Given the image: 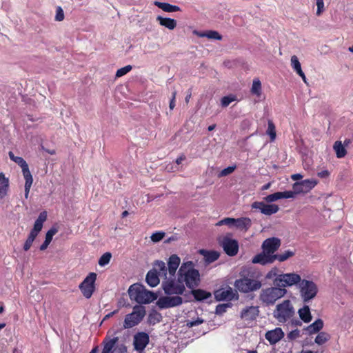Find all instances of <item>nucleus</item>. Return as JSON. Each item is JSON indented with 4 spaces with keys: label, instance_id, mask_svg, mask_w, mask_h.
Masks as SVG:
<instances>
[{
    "label": "nucleus",
    "instance_id": "f257e3e1",
    "mask_svg": "<svg viewBox=\"0 0 353 353\" xmlns=\"http://www.w3.org/2000/svg\"><path fill=\"white\" fill-rule=\"evenodd\" d=\"M261 272L252 266L243 267L239 272V279L234 283L236 288L244 293H248L259 290L262 285Z\"/></svg>",
    "mask_w": 353,
    "mask_h": 353
},
{
    "label": "nucleus",
    "instance_id": "f03ea898",
    "mask_svg": "<svg viewBox=\"0 0 353 353\" xmlns=\"http://www.w3.org/2000/svg\"><path fill=\"white\" fill-rule=\"evenodd\" d=\"M178 275L179 281L190 289L196 288L199 285L201 279L199 270L194 268L192 261L183 263L179 268Z\"/></svg>",
    "mask_w": 353,
    "mask_h": 353
},
{
    "label": "nucleus",
    "instance_id": "7ed1b4c3",
    "mask_svg": "<svg viewBox=\"0 0 353 353\" xmlns=\"http://www.w3.org/2000/svg\"><path fill=\"white\" fill-rule=\"evenodd\" d=\"M128 294L131 299H134L139 304H148L157 299V295L155 293L136 284L130 287Z\"/></svg>",
    "mask_w": 353,
    "mask_h": 353
},
{
    "label": "nucleus",
    "instance_id": "20e7f679",
    "mask_svg": "<svg viewBox=\"0 0 353 353\" xmlns=\"http://www.w3.org/2000/svg\"><path fill=\"white\" fill-rule=\"evenodd\" d=\"M8 155L12 161H13L21 168L22 173L25 179L24 196L26 199H28L31 186L33 183L32 175L29 170L28 165L22 157L15 156L12 151L8 152Z\"/></svg>",
    "mask_w": 353,
    "mask_h": 353
},
{
    "label": "nucleus",
    "instance_id": "39448f33",
    "mask_svg": "<svg viewBox=\"0 0 353 353\" xmlns=\"http://www.w3.org/2000/svg\"><path fill=\"white\" fill-rule=\"evenodd\" d=\"M166 275L167 267L165 263L162 261H156L153 269L147 273L145 281L148 285L154 288L159 283V276L166 279Z\"/></svg>",
    "mask_w": 353,
    "mask_h": 353
},
{
    "label": "nucleus",
    "instance_id": "423d86ee",
    "mask_svg": "<svg viewBox=\"0 0 353 353\" xmlns=\"http://www.w3.org/2000/svg\"><path fill=\"white\" fill-rule=\"evenodd\" d=\"M294 308L290 300H284L281 303L276 305L274 310V317L280 323H285L294 315Z\"/></svg>",
    "mask_w": 353,
    "mask_h": 353
},
{
    "label": "nucleus",
    "instance_id": "0eeeda50",
    "mask_svg": "<svg viewBox=\"0 0 353 353\" xmlns=\"http://www.w3.org/2000/svg\"><path fill=\"white\" fill-rule=\"evenodd\" d=\"M300 296L304 303L315 298L319 289L317 285L312 281L302 279L298 285Z\"/></svg>",
    "mask_w": 353,
    "mask_h": 353
},
{
    "label": "nucleus",
    "instance_id": "6e6552de",
    "mask_svg": "<svg viewBox=\"0 0 353 353\" xmlns=\"http://www.w3.org/2000/svg\"><path fill=\"white\" fill-rule=\"evenodd\" d=\"M47 219V212L43 211L41 212L37 220L34 222V227L31 230L24 245L23 250L24 251H28L30 249L32 243L34 242L36 237L38 236L39 232L42 230L43 224Z\"/></svg>",
    "mask_w": 353,
    "mask_h": 353
},
{
    "label": "nucleus",
    "instance_id": "1a4fd4ad",
    "mask_svg": "<svg viewBox=\"0 0 353 353\" xmlns=\"http://www.w3.org/2000/svg\"><path fill=\"white\" fill-rule=\"evenodd\" d=\"M145 315V309L142 305H135L130 314L125 316L123 327L125 329L132 328L137 325L144 318Z\"/></svg>",
    "mask_w": 353,
    "mask_h": 353
},
{
    "label": "nucleus",
    "instance_id": "9d476101",
    "mask_svg": "<svg viewBox=\"0 0 353 353\" xmlns=\"http://www.w3.org/2000/svg\"><path fill=\"white\" fill-rule=\"evenodd\" d=\"M165 281H163L162 283V288L164 290L165 294L167 295H173L176 294V296L182 295L185 290V288L184 284L179 281V276H178V279L176 281L174 279H165Z\"/></svg>",
    "mask_w": 353,
    "mask_h": 353
},
{
    "label": "nucleus",
    "instance_id": "9b49d317",
    "mask_svg": "<svg viewBox=\"0 0 353 353\" xmlns=\"http://www.w3.org/2000/svg\"><path fill=\"white\" fill-rule=\"evenodd\" d=\"M301 276L296 273L281 274L273 280V284L275 286L283 287L298 285L301 281Z\"/></svg>",
    "mask_w": 353,
    "mask_h": 353
},
{
    "label": "nucleus",
    "instance_id": "f8f14e48",
    "mask_svg": "<svg viewBox=\"0 0 353 353\" xmlns=\"http://www.w3.org/2000/svg\"><path fill=\"white\" fill-rule=\"evenodd\" d=\"M97 276V275L95 272H90L79 285L82 294L86 299H90L96 290L95 282Z\"/></svg>",
    "mask_w": 353,
    "mask_h": 353
},
{
    "label": "nucleus",
    "instance_id": "ddd939ff",
    "mask_svg": "<svg viewBox=\"0 0 353 353\" xmlns=\"http://www.w3.org/2000/svg\"><path fill=\"white\" fill-rule=\"evenodd\" d=\"M316 184L317 181L314 179H305L300 182L294 183L292 185L293 190L291 191V192L293 193L292 198H294L298 194L310 192Z\"/></svg>",
    "mask_w": 353,
    "mask_h": 353
},
{
    "label": "nucleus",
    "instance_id": "4468645a",
    "mask_svg": "<svg viewBox=\"0 0 353 353\" xmlns=\"http://www.w3.org/2000/svg\"><path fill=\"white\" fill-rule=\"evenodd\" d=\"M183 303V299L180 296L170 295L160 297L156 304L161 310L179 306Z\"/></svg>",
    "mask_w": 353,
    "mask_h": 353
},
{
    "label": "nucleus",
    "instance_id": "2eb2a0df",
    "mask_svg": "<svg viewBox=\"0 0 353 353\" xmlns=\"http://www.w3.org/2000/svg\"><path fill=\"white\" fill-rule=\"evenodd\" d=\"M287 290L283 287L275 286L266 288V303L273 304L276 301L284 296Z\"/></svg>",
    "mask_w": 353,
    "mask_h": 353
},
{
    "label": "nucleus",
    "instance_id": "dca6fc26",
    "mask_svg": "<svg viewBox=\"0 0 353 353\" xmlns=\"http://www.w3.org/2000/svg\"><path fill=\"white\" fill-rule=\"evenodd\" d=\"M221 245L224 252L230 256H235L239 252V243L235 239H232L228 236H224L221 241Z\"/></svg>",
    "mask_w": 353,
    "mask_h": 353
},
{
    "label": "nucleus",
    "instance_id": "f3484780",
    "mask_svg": "<svg viewBox=\"0 0 353 353\" xmlns=\"http://www.w3.org/2000/svg\"><path fill=\"white\" fill-rule=\"evenodd\" d=\"M150 338L147 333L141 332H138L134 336V350L142 352L149 343Z\"/></svg>",
    "mask_w": 353,
    "mask_h": 353
},
{
    "label": "nucleus",
    "instance_id": "a211bd4d",
    "mask_svg": "<svg viewBox=\"0 0 353 353\" xmlns=\"http://www.w3.org/2000/svg\"><path fill=\"white\" fill-rule=\"evenodd\" d=\"M215 299L219 301H232L235 294L233 292V290L228 287V288H221L217 290L214 293Z\"/></svg>",
    "mask_w": 353,
    "mask_h": 353
},
{
    "label": "nucleus",
    "instance_id": "6ab92c4d",
    "mask_svg": "<svg viewBox=\"0 0 353 353\" xmlns=\"http://www.w3.org/2000/svg\"><path fill=\"white\" fill-rule=\"evenodd\" d=\"M324 323L321 319H316L314 323L305 327L303 331L307 335H312L319 333L323 327Z\"/></svg>",
    "mask_w": 353,
    "mask_h": 353
},
{
    "label": "nucleus",
    "instance_id": "aec40b11",
    "mask_svg": "<svg viewBox=\"0 0 353 353\" xmlns=\"http://www.w3.org/2000/svg\"><path fill=\"white\" fill-rule=\"evenodd\" d=\"M284 336V332L280 327L266 332V340L271 344H275Z\"/></svg>",
    "mask_w": 353,
    "mask_h": 353
},
{
    "label": "nucleus",
    "instance_id": "412c9836",
    "mask_svg": "<svg viewBox=\"0 0 353 353\" xmlns=\"http://www.w3.org/2000/svg\"><path fill=\"white\" fill-rule=\"evenodd\" d=\"M181 259L176 255L173 254L169 258L168 268H167V272L168 271L169 274L171 277L174 276L176 271L179 266Z\"/></svg>",
    "mask_w": 353,
    "mask_h": 353
},
{
    "label": "nucleus",
    "instance_id": "4be33fe9",
    "mask_svg": "<svg viewBox=\"0 0 353 353\" xmlns=\"http://www.w3.org/2000/svg\"><path fill=\"white\" fill-rule=\"evenodd\" d=\"M252 225L250 219L248 217L234 218L233 227L241 230L247 231Z\"/></svg>",
    "mask_w": 353,
    "mask_h": 353
},
{
    "label": "nucleus",
    "instance_id": "5701e85b",
    "mask_svg": "<svg viewBox=\"0 0 353 353\" xmlns=\"http://www.w3.org/2000/svg\"><path fill=\"white\" fill-rule=\"evenodd\" d=\"M291 191L276 192L266 196V203H272L281 199H290L292 197Z\"/></svg>",
    "mask_w": 353,
    "mask_h": 353
},
{
    "label": "nucleus",
    "instance_id": "b1692460",
    "mask_svg": "<svg viewBox=\"0 0 353 353\" xmlns=\"http://www.w3.org/2000/svg\"><path fill=\"white\" fill-rule=\"evenodd\" d=\"M9 190V179L3 172H0V199H3Z\"/></svg>",
    "mask_w": 353,
    "mask_h": 353
},
{
    "label": "nucleus",
    "instance_id": "393cba45",
    "mask_svg": "<svg viewBox=\"0 0 353 353\" xmlns=\"http://www.w3.org/2000/svg\"><path fill=\"white\" fill-rule=\"evenodd\" d=\"M281 244V240L277 237L266 239V248H268V252H275L280 248Z\"/></svg>",
    "mask_w": 353,
    "mask_h": 353
},
{
    "label": "nucleus",
    "instance_id": "a878e982",
    "mask_svg": "<svg viewBox=\"0 0 353 353\" xmlns=\"http://www.w3.org/2000/svg\"><path fill=\"white\" fill-rule=\"evenodd\" d=\"M157 21L162 26L167 28L169 30H174L176 27V21L171 18H165L161 16L157 17Z\"/></svg>",
    "mask_w": 353,
    "mask_h": 353
},
{
    "label": "nucleus",
    "instance_id": "bb28decb",
    "mask_svg": "<svg viewBox=\"0 0 353 353\" xmlns=\"http://www.w3.org/2000/svg\"><path fill=\"white\" fill-rule=\"evenodd\" d=\"M194 34L199 37H207L210 39L221 40L222 36L215 30H208L206 32L194 31Z\"/></svg>",
    "mask_w": 353,
    "mask_h": 353
},
{
    "label": "nucleus",
    "instance_id": "cd10ccee",
    "mask_svg": "<svg viewBox=\"0 0 353 353\" xmlns=\"http://www.w3.org/2000/svg\"><path fill=\"white\" fill-rule=\"evenodd\" d=\"M192 294L193 295L195 300L198 301H201L208 299L212 296L210 292H208L201 289L196 290L195 288L192 289Z\"/></svg>",
    "mask_w": 353,
    "mask_h": 353
},
{
    "label": "nucleus",
    "instance_id": "c85d7f7f",
    "mask_svg": "<svg viewBox=\"0 0 353 353\" xmlns=\"http://www.w3.org/2000/svg\"><path fill=\"white\" fill-rule=\"evenodd\" d=\"M300 319L305 323H310L312 316L310 312V309L308 305H304L298 311Z\"/></svg>",
    "mask_w": 353,
    "mask_h": 353
},
{
    "label": "nucleus",
    "instance_id": "c756f323",
    "mask_svg": "<svg viewBox=\"0 0 353 353\" xmlns=\"http://www.w3.org/2000/svg\"><path fill=\"white\" fill-rule=\"evenodd\" d=\"M154 5L161 8L164 12H174L181 10L179 6L171 5L168 3L155 1Z\"/></svg>",
    "mask_w": 353,
    "mask_h": 353
},
{
    "label": "nucleus",
    "instance_id": "7c9ffc66",
    "mask_svg": "<svg viewBox=\"0 0 353 353\" xmlns=\"http://www.w3.org/2000/svg\"><path fill=\"white\" fill-rule=\"evenodd\" d=\"M258 308L256 307H250L241 312V317L247 320H253L258 314Z\"/></svg>",
    "mask_w": 353,
    "mask_h": 353
},
{
    "label": "nucleus",
    "instance_id": "2f4dec72",
    "mask_svg": "<svg viewBox=\"0 0 353 353\" xmlns=\"http://www.w3.org/2000/svg\"><path fill=\"white\" fill-rule=\"evenodd\" d=\"M266 136L270 139V142L273 143L275 141L276 138V126L272 121L268 120V128L266 129Z\"/></svg>",
    "mask_w": 353,
    "mask_h": 353
},
{
    "label": "nucleus",
    "instance_id": "473e14b6",
    "mask_svg": "<svg viewBox=\"0 0 353 353\" xmlns=\"http://www.w3.org/2000/svg\"><path fill=\"white\" fill-rule=\"evenodd\" d=\"M333 149L336 152L337 158H343L347 154V150L341 141H336L334 142Z\"/></svg>",
    "mask_w": 353,
    "mask_h": 353
},
{
    "label": "nucleus",
    "instance_id": "72a5a7b5",
    "mask_svg": "<svg viewBox=\"0 0 353 353\" xmlns=\"http://www.w3.org/2000/svg\"><path fill=\"white\" fill-rule=\"evenodd\" d=\"M330 339V335L325 332H319L314 341L318 345H323Z\"/></svg>",
    "mask_w": 353,
    "mask_h": 353
},
{
    "label": "nucleus",
    "instance_id": "f704fd0d",
    "mask_svg": "<svg viewBox=\"0 0 353 353\" xmlns=\"http://www.w3.org/2000/svg\"><path fill=\"white\" fill-rule=\"evenodd\" d=\"M252 94L259 97L261 94V83L259 79L253 80L252 86L250 90Z\"/></svg>",
    "mask_w": 353,
    "mask_h": 353
},
{
    "label": "nucleus",
    "instance_id": "c9c22d12",
    "mask_svg": "<svg viewBox=\"0 0 353 353\" xmlns=\"http://www.w3.org/2000/svg\"><path fill=\"white\" fill-rule=\"evenodd\" d=\"M118 341H119V338L117 336L113 337L112 339H109L108 340L105 338V339L104 341L105 345H104L103 350L109 351V352H113L112 349Z\"/></svg>",
    "mask_w": 353,
    "mask_h": 353
},
{
    "label": "nucleus",
    "instance_id": "e433bc0d",
    "mask_svg": "<svg viewBox=\"0 0 353 353\" xmlns=\"http://www.w3.org/2000/svg\"><path fill=\"white\" fill-rule=\"evenodd\" d=\"M148 320L150 323L155 324L161 321L162 316L159 312L154 310L149 314Z\"/></svg>",
    "mask_w": 353,
    "mask_h": 353
},
{
    "label": "nucleus",
    "instance_id": "4c0bfd02",
    "mask_svg": "<svg viewBox=\"0 0 353 353\" xmlns=\"http://www.w3.org/2000/svg\"><path fill=\"white\" fill-rule=\"evenodd\" d=\"M219 256L220 254L218 252L209 251L207 252V254L205 255V257L208 262L212 263L216 261L219 259Z\"/></svg>",
    "mask_w": 353,
    "mask_h": 353
},
{
    "label": "nucleus",
    "instance_id": "58836bf2",
    "mask_svg": "<svg viewBox=\"0 0 353 353\" xmlns=\"http://www.w3.org/2000/svg\"><path fill=\"white\" fill-rule=\"evenodd\" d=\"M112 254L110 252H105L103 254L99 260V265L100 266H105L110 263Z\"/></svg>",
    "mask_w": 353,
    "mask_h": 353
},
{
    "label": "nucleus",
    "instance_id": "ea45409f",
    "mask_svg": "<svg viewBox=\"0 0 353 353\" xmlns=\"http://www.w3.org/2000/svg\"><path fill=\"white\" fill-rule=\"evenodd\" d=\"M279 206L271 203H266V215L275 214L279 210Z\"/></svg>",
    "mask_w": 353,
    "mask_h": 353
},
{
    "label": "nucleus",
    "instance_id": "a19ab883",
    "mask_svg": "<svg viewBox=\"0 0 353 353\" xmlns=\"http://www.w3.org/2000/svg\"><path fill=\"white\" fill-rule=\"evenodd\" d=\"M165 235V233L164 232H156L151 235L150 239L154 243H157L161 241L164 238Z\"/></svg>",
    "mask_w": 353,
    "mask_h": 353
},
{
    "label": "nucleus",
    "instance_id": "79ce46f5",
    "mask_svg": "<svg viewBox=\"0 0 353 353\" xmlns=\"http://www.w3.org/2000/svg\"><path fill=\"white\" fill-rule=\"evenodd\" d=\"M291 65L295 72L301 70V65L299 61L298 57L296 55H293L291 57Z\"/></svg>",
    "mask_w": 353,
    "mask_h": 353
},
{
    "label": "nucleus",
    "instance_id": "37998d69",
    "mask_svg": "<svg viewBox=\"0 0 353 353\" xmlns=\"http://www.w3.org/2000/svg\"><path fill=\"white\" fill-rule=\"evenodd\" d=\"M233 221H234V218L227 217V218H224L223 219L218 221L216 223V225L221 226V225H228L229 228H232L233 227Z\"/></svg>",
    "mask_w": 353,
    "mask_h": 353
},
{
    "label": "nucleus",
    "instance_id": "c03bdc74",
    "mask_svg": "<svg viewBox=\"0 0 353 353\" xmlns=\"http://www.w3.org/2000/svg\"><path fill=\"white\" fill-rule=\"evenodd\" d=\"M253 263H260L261 265H265V252H261V253L256 254L252 260Z\"/></svg>",
    "mask_w": 353,
    "mask_h": 353
},
{
    "label": "nucleus",
    "instance_id": "a18cd8bd",
    "mask_svg": "<svg viewBox=\"0 0 353 353\" xmlns=\"http://www.w3.org/2000/svg\"><path fill=\"white\" fill-rule=\"evenodd\" d=\"M295 254L294 252L291 250H286L284 253L279 254V261L283 262L288 259L290 257L293 256Z\"/></svg>",
    "mask_w": 353,
    "mask_h": 353
},
{
    "label": "nucleus",
    "instance_id": "49530a36",
    "mask_svg": "<svg viewBox=\"0 0 353 353\" xmlns=\"http://www.w3.org/2000/svg\"><path fill=\"white\" fill-rule=\"evenodd\" d=\"M295 254L294 252L291 250H286L284 253L279 254V261L283 262L288 259L290 257L293 256Z\"/></svg>",
    "mask_w": 353,
    "mask_h": 353
},
{
    "label": "nucleus",
    "instance_id": "de8ad7c7",
    "mask_svg": "<svg viewBox=\"0 0 353 353\" xmlns=\"http://www.w3.org/2000/svg\"><path fill=\"white\" fill-rule=\"evenodd\" d=\"M278 254H274V252H266V264L272 263L276 260L279 261Z\"/></svg>",
    "mask_w": 353,
    "mask_h": 353
},
{
    "label": "nucleus",
    "instance_id": "09e8293b",
    "mask_svg": "<svg viewBox=\"0 0 353 353\" xmlns=\"http://www.w3.org/2000/svg\"><path fill=\"white\" fill-rule=\"evenodd\" d=\"M132 68L130 65H128L123 68L119 69L116 72V77H121L126 74L128 72H129L132 70Z\"/></svg>",
    "mask_w": 353,
    "mask_h": 353
},
{
    "label": "nucleus",
    "instance_id": "8fccbe9b",
    "mask_svg": "<svg viewBox=\"0 0 353 353\" xmlns=\"http://www.w3.org/2000/svg\"><path fill=\"white\" fill-rule=\"evenodd\" d=\"M236 100V97L234 96H225L221 99V105L223 107H227L230 105V103Z\"/></svg>",
    "mask_w": 353,
    "mask_h": 353
},
{
    "label": "nucleus",
    "instance_id": "3c124183",
    "mask_svg": "<svg viewBox=\"0 0 353 353\" xmlns=\"http://www.w3.org/2000/svg\"><path fill=\"white\" fill-rule=\"evenodd\" d=\"M58 232V230L55 228H52L51 229H50L46 234V239L45 240L48 241V242H51L52 240V237L53 236Z\"/></svg>",
    "mask_w": 353,
    "mask_h": 353
},
{
    "label": "nucleus",
    "instance_id": "603ef678",
    "mask_svg": "<svg viewBox=\"0 0 353 353\" xmlns=\"http://www.w3.org/2000/svg\"><path fill=\"white\" fill-rule=\"evenodd\" d=\"M235 168H236V166H228V168L223 169L221 171L219 176H227V175L232 173L234 171Z\"/></svg>",
    "mask_w": 353,
    "mask_h": 353
},
{
    "label": "nucleus",
    "instance_id": "864d4df0",
    "mask_svg": "<svg viewBox=\"0 0 353 353\" xmlns=\"http://www.w3.org/2000/svg\"><path fill=\"white\" fill-rule=\"evenodd\" d=\"M252 208L254 209H259L261 213L265 214V203L263 201L254 202L252 204Z\"/></svg>",
    "mask_w": 353,
    "mask_h": 353
},
{
    "label": "nucleus",
    "instance_id": "5fc2aeb1",
    "mask_svg": "<svg viewBox=\"0 0 353 353\" xmlns=\"http://www.w3.org/2000/svg\"><path fill=\"white\" fill-rule=\"evenodd\" d=\"M64 19V12L61 7H58L56 10L55 20L57 21H61Z\"/></svg>",
    "mask_w": 353,
    "mask_h": 353
},
{
    "label": "nucleus",
    "instance_id": "6e6d98bb",
    "mask_svg": "<svg viewBox=\"0 0 353 353\" xmlns=\"http://www.w3.org/2000/svg\"><path fill=\"white\" fill-rule=\"evenodd\" d=\"M299 336H300V331L299 330L296 329L290 332L288 334L287 337L290 340H294V339H296L298 337H299Z\"/></svg>",
    "mask_w": 353,
    "mask_h": 353
},
{
    "label": "nucleus",
    "instance_id": "4d7b16f0",
    "mask_svg": "<svg viewBox=\"0 0 353 353\" xmlns=\"http://www.w3.org/2000/svg\"><path fill=\"white\" fill-rule=\"evenodd\" d=\"M316 1L317 6L316 15L319 16L324 10V2L323 0H316Z\"/></svg>",
    "mask_w": 353,
    "mask_h": 353
},
{
    "label": "nucleus",
    "instance_id": "13d9d810",
    "mask_svg": "<svg viewBox=\"0 0 353 353\" xmlns=\"http://www.w3.org/2000/svg\"><path fill=\"white\" fill-rule=\"evenodd\" d=\"M278 272H279V270L276 268H272L270 271H269L266 274V279L276 278L277 276L279 275V274H278Z\"/></svg>",
    "mask_w": 353,
    "mask_h": 353
},
{
    "label": "nucleus",
    "instance_id": "bf43d9fd",
    "mask_svg": "<svg viewBox=\"0 0 353 353\" xmlns=\"http://www.w3.org/2000/svg\"><path fill=\"white\" fill-rule=\"evenodd\" d=\"M203 322V319H201L200 318H197L196 320L188 321L187 325L189 327H192L194 326H197V325L201 324Z\"/></svg>",
    "mask_w": 353,
    "mask_h": 353
},
{
    "label": "nucleus",
    "instance_id": "052dcab7",
    "mask_svg": "<svg viewBox=\"0 0 353 353\" xmlns=\"http://www.w3.org/2000/svg\"><path fill=\"white\" fill-rule=\"evenodd\" d=\"M176 92L174 91L172 92V99L170 100V105H169V107H170V110H173L174 108L175 107V98H176Z\"/></svg>",
    "mask_w": 353,
    "mask_h": 353
},
{
    "label": "nucleus",
    "instance_id": "680f3d73",
    "mask_svg": "<svg viewBox=\"0 0 353 353\" xmlns=\"http://www.w3.org/2000/svg\"><path fill=\"white\" fill-rule=\"evenodd\" d=\"M317 175L320 178H326L330 175V172L327 170H323L319 172Z\"/></svg>",
    "mask_w": 353,
    "mask_h": 353
},
{
    "label": "nucleus",
    "instance_id": "e2e57ef3",
    "mask_svg": "<svg viewBox=\"0 0 353 353\" xmlns=\"http://www.w3.org/2000/svg\"><path fill=\"white\" fill-rule=\"evenodd\" d=\"M119 312V310H114L113 312H111L110 313H108V314H106L104 318H103V321H105L110 318H111L112 316H113L114 314H117Z\"/></svg>",
    "mask_w": 353,
    "mask_h": 353
},
{
    "label": "nucleus",
    "instance_id": "0e129e2a",
    "mask_svg": "<svg viewBox=\"0 0 353 353\" xmlns=\"http://www.w3.org/2000/svg\"><path fill=\"white\" fill-rule=\"evenodd\" d=\"M185 159V155L182 154V155H181L180 157H179L176 159L175 162H176V163L177 165H179V164H181V163H182V161H184Z\"/></svg>",
    "mask_w": 353,
    "mask_h": 353
},
{
    "label": "nucleus",
    "instance_id": "69168bd1",
    "mask_svg": "<svg viewBox=\"0 0 353 353\" xmlns=\"http://www.w3.org/2000/svg\"><path fill=\"white\" fill-rule=\"evenodd\" d=\"M50 243V242L45 240L44 242L41 245L40 250H45L46 249H47V248Z\"/></svg>",
    "mask_w": 353,
    "mask_h": 353
},
{
    "label": "nucleus",
    "instance_id": "338daca9",
    "mask_svg": "<svg viewBox=\"0 0 353 353\" xmlns=\"http://www.w3.org/2000/svg\"><path fill=\"white\" fill-rule=\"evenodd\" d=\"M303 178V176L301 174H294L292 175V179L293 180H298Z\"/></svg>",
    "mask_w": 353,
    "mask_h": 353
},
{
    "label": "nucleus",
    "instance_id": "774afa93",
    "mask_svg": "<svg viewBox=\"0 0 353 353\" xmlns=\"http://www.w3.org/2000/svg\"><path fill=\"white\" fill-rule=\"evenodd\" d=\"M191 97H192V92H191V90H190L185 98V101L186 103H188L189 102Z\"/></svg>",
    "mask_w": 353,
    "mask_h": 353
}]
</instances>
